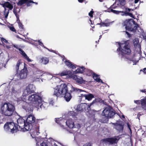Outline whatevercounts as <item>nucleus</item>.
I'll list each match as a JSON object with an SVG mask.
<instances>
[{"label":"nucleus","instance_id":"nucleus-6","mask_svg":"<svg viewBox=\"0 0 146 146\" xmlns=\"http://www.w3.org/2000/svg\"><path fill=\"white\" fill-rule=\"evenodd\" d=\"M102 115L107 118H106V121H104V123H107L108 121V118H111L113 117L115 114V112L113 111L111 109L109 108H106L103 111L102 113Z\"/></svg>","mask_w":146,"mask_h":146},{"label":"nucleus","instance_id":"nucleus-56","mask_svg":"<svg viewBox=\"0 0 146 146\" xmlns=\"http://www.w3.org/2000/svg\"><path fill=\"white\" fill-rule=\"evenodd\" d=\"M11 91H12V92L13 93H15V90L14 88V87H13L12 88Z\"/></svg>","mask_w":146,"mask_h":146},{"label":"nucleus","instance_id":"nucleus-18","mask_svg":"<svg viewBox=\"0 0 146 146\" xmlns=\"http://www.w3.org/2000/svg\"><path fill=\"white\" fill-rule=\"evenodd\" d=\"M73 74L72 72L70 70H64L60 74V75L61 76L68 75L69 77L71 78Z\"/></svg>","mask_w":146,"mask_h":146},{"label":"nucleus","instance_id":"nucleus-21","mask_svg":"<svg viewBox=\"0 0 146 146\" xmlns=\"http://www.w3.org/2000/svg\"><path fill=\"white\" fill-rule=\"evenodd\" d=\"M66 123L67 126L70 128H75L74 123L72 119H69L67 120Z\"/></svg>","mask_w":146,"mask_h":146},{"label":"nucleus","instance_id":"nucleus-62","mask_svg":"<svg viewBox=\"0 0 146 146\" xmlns=\"http://www.w3.org/2000/svg\"><path fill=\"white\" fill-rule=\"evenodd\" d=\"M127 126L130 131H131V129L129 125L128 124H127Z\"/></svg>","mask_w":146,"mask_h":146},{"label":"nucleus","instance_id":"nucleus-52","mask_svg":"<svg viewBox=\"0 0 146 146\" xmlns=\"http://www.w3.org/2000/svg\"><path fill=\"white\" fill-rule=\"evenodd\" d=\"M140 112H139L137 115V118L139 119L140 120V117L142 115H143V114H141L140 113Z\"/></svg>","mask_w":146,"mask_h":146},{"label":"nucleus","instance_id":"nucleus-19","mask_svg":"<svg viewBox=\"0 0 146 146\" xmlns=\"http://www.w3.org/2000/svg\"><path fill=\"white\" fill-rule=\"evenodd\" d=\"M77 66L79 68H78L75 71H74V73H82L84 72L85 71H86L87 69L85 68L84 66Z\"/></svg>","mask_w":146,"mask_h":146},{"label":"nucleus","instance_id":"nucleus-7","mask_svg":"<svg viewBox=\"0 0 146 146\" xmlns=\"http://www.w3.org/2000/svg\"><path fill=\"white\" fill-rule=\"evenodd\" d=\"M119 136H114L113 137H108L102 139V142L106 144L112 145L117 144L119 140Z\"/></svg>","mask_w":146,"mask_h":146},{"label":"nucleus","instance_id":"nucleus-34","mask_svg":"<svg viewBox=\"0 0 146 146\" xmlns=\"http://www.w3.org/2000/svg\"><path fill=\"white\" fill-rule=\"evenodd\" d=\"M5 9L4 11V15L5 16V17L6 18L7 17L9 12V10H8L6 9V8H4Z\"/></svg>","mask_w":146,"mask_h":146},{"label":"nucleus","instance_id":"nucleus-14","mask_svg":"<svg viewBox=\"0 0 146 146\" xmlns=\"http://www.w3.org/2000/svg\"><path fill=\"white\" fill-rule=\"evenodd\" d=\"M71 78L75 80L76 82L79 84H85V80L83 79L82 77L78 76L74 74H73Z\"/></svg>","mask_w":146,"mask_h":146},{"label":"nucleus","instance_id":"nucleus-44","mask_svg":"<svg viewBox=\"0 0 146 146\" xmlns=\"http://www.w3.org/2000/svg\"><path fill=\"white\" fill-rule=\"evenodd\" d=\"M48 104L47 103H44L42 104L41 105V107L43 106L44 107V108H46L48 107Z\"/></svg>","mask_w":146,"mask_h":146},{"label":"nucleus","instance_id":"nucleus-9","mask_svg":"<svg viewBox=\"0 0 146 146\" xmlns=\"http://www.w3.org/2000/svg\"><path fill=\"white\" fill-rule=\"evenodd\" d=\"M23 103L22 105V108L26 111L31 113L33 111V104L28 102V101H23Z\"/></svg>","mask_w":146,"mask_h":146},{"label":"nucleus","instance_id":"nucleus-46","mask_svg":"<svg viewBox=\"0 0 146 146\" xmlns=\"http://www.w3.org/2000/svg\"><path fill=\"white\" fill-rule=\"evenodd\" d=\"M93 104V103H92V102L90 104L88 105L87 106V109H88V111H89L91 110H90V107Z\"/></svg>","mask_w":146,"mask_h":146},{"label":"nucleus","instance_id":"nucleus-4","mask_svg":"<svg viewBox=\"0 0 146 146\" xmlns=\"http://www.w3.org/2000/svg\"><path fill=\"white\" fill-rule=\"evenodd\" d=\"M21 98L22 101H28V102L33 105L38 104L42 100L41 97L36 94L29 96L27 97L25 96H22Z\"/></svg>","mask_w":146,"mask_h":146},{"label":"nucleus","instance_id":"nucleus-25","mask_svg":"<svg viewBox=\"0 0 146 146\" xmlns=\"http://www.w3.org/2000/svg\"><path fill=\"white\" fill-rule=\"evenodd\" d=\"M82 97L85 98L86 100L88 101L91 100L92 99L94 98V96L93 95L91 94H81Z\"/></svg>","mask_w":146,"mask_h":146},{"label":"nucleus","instance_id":"nucleus-50","mask_svg":"<svg viewBox=\"0 0 146 146\" xmlns=\"http://www.w3.org/2000/svg\"><path fill=\"white\" fill-rule=\"evenodd\" d=\"M16 17L17 19V23H19V22H21L19 19V15H18L17 16H16Z\"/></svg>","mask_w":146,"mask_h":146},{"label":"nucleus","instance_id":"nucleus-64","mask_svg":"<svg viewBox=\"0 0 146 146\" xmlns=\"http://www.w3.org/2000/svg\"><path fill=\"white\" fill-rule=\"evenodd\" d=\"M24 2L26 3L27 1H28L29 0H23Z\"/></svg>","mask_w":146,"mask_h":146},{"label":"nucleus","instance_id":"nucleus-29","mask_svg":"<svg viewBox=\"0 0 146 146\" xmlns=\"http://www.w3.org/2000/svg\"><path fill=\"white\" fill-rule=\"evenodd\" d=\"M42 64L44 65L47 64L49 62L48 58L46 57H42L40 60Z\"/></svg>","mask_w":146,"mask_h":146},{"label":"nucleus","instance_id":"nucleus-30","mask_svg":"<svg viewBox=\"0 0 146 146\" xmlns=\"http://www.w3.org/2000/svg\"><path fill=\"white\" fill-rule=\"evenodd\" d=\"M17 123H18L17 125L18 127H19V125H21V126H22V125H23L24 123L26 122H25V120L22 117H20L17 120Z\"/></svg>","mask_w":146,"mask_h":146},{"label":"nucleus","instance_id":"nucleus-54","mask_svg":"<svg viewBox=\"0 0 146 146\" xmlns=\"http://www.w3.org/2000/svg\"><path fill=\"white\" fill-rule=\"evenodd\" d=\"M38 44L39 45H40V46H42V45H43V44L42 42L40 40H38Z\"/></svg>","mask_w":146,"mask_h":146},{"label":"nucleus","instance_id":"nucleus-42","mask_svg":"<svg viewBox=\"0 0 146 146\" xmlns=\"http://www.w3.org/2000/svg\"><path fill=\"white\" fill-rule=\"evenodd\" d=\"M94 13V11H93V9H92V10L90 12H89L88 13V15L90 16L91 18L93 17V14Z\"/></svg>","mask_w":146,"mask_h":146},{"label":"nucleus","instance_id":"nucleus-20","mask_svg":"<svg viewBox=\"0 0 146 146\" xmlns=\"http://www.w3.org/2000/svg\"><path fill=\"white\" fill-rule=\"evenodd\" d=\"M18 49L20 51L21 54L22 55V56H23V57L25 59L27 60V61L29 62L31 61V60L30 58H29V57L27 56L24 51L22 49L19 48H18Z\"/></svg>","mask_w":146,"mask_h":146},{"label":"nucleus","instance_id":"nucleus-51","mask_svg":"<svg viewBox=\"0 0 146 146\" xmlns=\"http://www.w3.org/2000/svg\"><path fill=\"white\" fill-rule=\"evenodd\" d=\"M99 101V100L98 99H95V100H93V101L92 102V103H93V104H94L96 102H98Z\"/></svg>","mask_w":146,"mask_h":146},{"label":"nucleus","instance_id":"nucleus-24","mask_svg":"<svg viewBox=\"0 0 146 146\" xmlns=\"http://www.w3.org/2000/svg\"><path fill=\"white\" fill-rule=\"evenodd\" d=\"M2 5L3 7H7L9 8L10 10H11L13 8V5L8 1L5 2L3 4H2Z\"/></svg>","mask_w":146,"mask_h":146},{"label":"nucleus","instance_id":"nucleus-63","mask_svg":"<svg viewBox=\"0 0 146 146\" xmlns=\"http://www.w3.org/2000/svg\"><path fill=\"white\" fill-rule=\"evenodd\" d=\"M13 46L14 47H15L17 49H18V48H18L17 46H16L15 45H14Z\"/></svg>","mask_w":146,"mask_h":146},{"label":"nucleus","instance_id":"nucleus-10","mask_svg":"<svg viewBox=\"0 0 146 146\" xmlns=\"http://www.w3.org/2000/svg\"><path fill=\"white\" fill-rule=\"evenodd\" d=\"M33 128V125L31 124L27 123V122L24 123L23 125H19V131L25 132L26 131H29Z\"/></svg>","mask_w":146,"mask_h":146},{"label":"nucleus","instance_id":"nucleus-33","mask_svg":"<svg viewBox=\"0 0 146 146\" xmlns=\"http://www.w3.org/2000/svg\"><path fill=\"white\" fill-rule=\"evenodd\" d=\"M43 119H36V121H35V125H39L40 124H42V120Z\"/></svg>","mask_w":146,"mask_h":146},{"label":"nucleus","instance_id":"nucleus-22","mask_svg":"<svg viewBox=\"0 0 146 146\" xmlns=\"http://www.w3.org/2000/svg\"><path fill=\"white\" fill-rule=\"evenodd\" d=\"M66 65L69 68H71L72 69L75 68H76V65L74 64L73 63L69 61V60H66L64 62Z\"/></svg>","mask_w":146,"mask_h":146},{"label":"nucleus","instance_id":"nucleus-11","mask_svg":"<svg viewBox=\"0 0 146 146\" xmlns=\"http://www.w3.org/2000/svg\"><path fill=\"white\" fill-rule=\"evenodd\" d=\"M33 85H29L27 87L26 89L24 91L22 96H27L35 92V91L33 89Z\"/></svg>","mask_w":146,"mask_h":146},{"label":"nucleus","instance_id":"nucleus-57","mask_svg":"<svg viewBox=\"0 0 146 146\" xmlns=\"http://www.w3.org/2000/svg\"><path fill=\"white\" fill-rule=\"evenodd\" d=\"M78 1L80 3H82L84 1H85V0H78Z\"/></svg>","mask_w":146,"mask_h":146},{"label":"nucleus","instance_id":"nucleus-40","mask_svg":"<svg viewBox=\"0 0 146 146\" xmlns=\"http://www.w3.org/2000/svg\"><path fill=\"white\" fill-rule=\"evenodd\" d=\"M0 38L1 40L3 43L4 42L8 43V41L3 38L1 37Z\"/></svg>","mask_w":146,"mask_h":146},{"label":"nucleus","instance_id":"nucleus-16","mask_svg":"<svg viewBox=\"0 0 146 146\" xmlns=\"http://www.w3.org/2000/svg\"><path fill=\"white\" fill-rule=\"evenodd\" d=\"M39 126H38L37 127H36L35 128H33L31 129L30 131L31 135V136L33 135L34 137H35L37 135H38L39 133Z\"/></svg>","mask_w":146,"mask_h":146},{"label":"nucleus","instance_id":"nucleus-61","mask_svg":"<svg viewBox=\"0 0 146 146\" xmlns=\"http://www.w3.org/2000/svg\"><path fill=\"white\" fill-rule=\"evenodd\" d=\"M59 120L58 119H58H56V123H58L59 122Z\"/></svg>","mask_w":146,"mask_h":146},{"label":"nucleus","instance_id":"nucleus-31","mask_svg":"<svg viewBox=\"0 0 146 146\" xmlns=\"http://www.w3.org/2000/svg\"><path fill=\"white\" fill-rule=\"evenodd\" d=\"M85 106L80 104L77 106L76 110L78 111H83L84 109H85Z\"/></svg>","mask_w":146,"mask_h":146},{"label":"nucleus","instance_id":"nucleus-41","mask_svg":"<svg viewBox=\"0 0 146 146\" xmlns=\"http://www.w3.org/2000/svg\"><path fill=\"white\" fill-rule=\"evenodd\" d=\"M88 73H87V75L90 76H91V75H92V74L94 73L92 71L90 70H88Z\"/></svg>","mask_w":146,"mask_h":146},{"label":"nucleus","instance_id":"nucleus-38","mask_svg":"<svg viewBox=\"0 0 146 146\" xmlns=\"http://www.w3.org/2000/svg\"><path fill=\"white\" fill-rule=\"evenodd\" d=\"M32 3H34V2L32 0H29L26 3L27 6L29 7L31 5Z\"/></svg>","mask_w":146,"mask_h":146},{"label":"nucleus","instance_id":"nucleus-32","mask_svg":"<svg viewBox=\"0 0 146 146\" xmlns=\"http://www.w3.org/2000/svg\"><path fill=\"white\" fill-rule=\"evenodd\" d=\"M21 63V60H18L15 66L16 70L17 72H18V71L19 69V66Z\"/></svg>","mask_w":146,"mask_h":146},{"label":"nucleus","instance_id":"nucleus-59","mask_svg":"<svg viewBox=\"0 0 146 146\" xmlns=\"http://www.w3.org/2000/svg\"><path fill=\"white\" fill-rule=\"evenodd\" d=\"M6 47L8 49L10 48H11L10 45H6Z\"/></svg>","mask_w":146,"mask_h":146},{"label":"nucleus","instance_id":"nucleus-2","mask_svg":"<svg viewBox=\"0 0 146 146\" xmlns=\"http://www.w3.org/2000/svg\"><path fill=\"white\" fill-rule=\"evenodd\" d=\"M123 25L125 27L126 31L135 32L139 27V25L132 19H128L123 21Z\"/></svg>","mask_w":146,"mask_h":146},{"label":"nucleus","instance_id":"nucleus-35","mask_svg":"<svg viewBox=\"0 0 146 146\" xmlns=\"http://www.w3.org/2000/svg\"><path fill=\"white\" fill-rule=\"evenodd\" d=\"M69 114L70 116H72L74 118H75L77 115V113L74 111L70 112Z\"/></svg>","mask_w":146,"mask_h":146},{"label":"nucleus","instance_id":"nucleus-49","mask_svg":"<svg viewBox=\"0 0 146 146\" xmlns=\"http://www.w3.org/2000/svg\"><path fill=\"white\" fill-rule=\"evenodd\" d=\"M74 91H79V92H80L82 91V90L80 89H78L76 88H74Z\"/></svg>","mask_w":146,"mask_h":146},{"label":"nucleus","instance_id":"nucleus-28","mask_svg":"<svg viewBox=\"0 0 146 146\" xmlns=\"http://www.w3.org/2000/svg\"><path fill=\"white\" fill-rule=\"evenodd\" d=\"M141 105L142 108L146 111V97L141 99Z\"/></svg>","mask_w":146,"mask_h":146},{"label":"nucleus","instance_id":"nucleus-37","mask_svg":"<svg viewBox=\"0 0 146 146\" xmlns=\"http://www.w3.org/2000/svg\"><path fill=\"white\" fill-rule=\"evenodd\" d=\"M25 3H26L23 0H20L17 3V4L18 6H21Z\"/></svg>","mask_w":146,"mask_h":146},{"label":"nucleus","instance_id":"nucleus-60","mask_svg":"<svg viewBox=\"0 0 146 146\" xmlns=\"http://www.w3.org/2000/svg\"><path fill=\"white\" fill-rule=\"evenodd\" d=\"M139 0H135L134 1V3H137L138 1H139Z\"/></svg>","mask_w":146,"mask_h":146},{"label":"nucleus","instance_id":"nucleus-12","mask_svg":"<svg viewBox=\"0 0 146 146\" xmlns=\"http://www.w3.org/2000/svg\"><path fill=\"white\" fill-rule=\"evenodd\" d=\"M26 65L25 63H24V67L23 69L20 72L18 75L21 79L26 78L27 76L28 71L27 67L25 66Z\"/></svg>","mask_w":146,"mask_h":146},{"label":"nucleus","instance_id":"nucleus-8","mask_svg":"<svg viewBox=\"0 0 146 146\" xmlns=\"http://www.w3.org/2000/svg\"><path fill=\"white\" fill-rule=\"evenodd\" d=\"M133 11V10L128 8L126 7L125 8V11H113L114 13L117 14H120L122 16H129L131 17L134 18L135 16L133 15L131 12V11Z\"/></svg>","mask_w":146,"mask_h":146},{"label":"nucleus","instance_id":"nucleus-47","mask_svg":"<svg viewBox=\"0 0 146 146\" xmlns=\"http://www.w3.org/2000/svg\"><path fill=\"white\" fill-rule=\"evenodd\" d=\"M10 29L11 31L13 32H15L16 33V30H15L14 27L13 26L11 27H10Z\"/></svg>","mask_w":146,"mask_h":146},{"label":"nucleus","instance_id":"nucleus-27","mask_svg":"<svg viewBox=\"0 0 146 146\" xmlns=\"http://www.w3.org/2000/svg\"><path fill=\"white\" fill-rule=\"evenodd\" d=\"M92 76L94 79L97 82L103 83L102 80L100 78L99 76L96 74L95 73H93Z\"/></svg>","mask_w":146,"mask_h":146},{"label":"nucleus","instance_id":"nucleus-48","mask_svg":"<svg viewBox=\"0 0 146 146\" xmlns=\"http://www.w3.org/2000/svg\"><path fill=\"white\" fill-rule=\"evenodd\" d=\"M40 146H48L47 143L44 142L40 144Z\"/></svg>","mask_w":146,"mask_h":146},{"label":"nucleus","instance_id":"nucleus-39","mask_svg":"<svg viewBox=\"0 0 146 146\" xmlns=\"http://www.w3.org/2000/svg\"><path fill=\"white\" fill-rule=\"evenodd\" d=\"M18 9V8L17 7H15L14 9H13V13L15 15V16H17V15H18L17 13V9Z\"/></svg>","mask_w":146,"mask_h":146},{"label":"nucleus","instance_id":"nucleus-36","mask_svg":"<svg viewBox=\"0 0 146 146\" xmlns=\"http://www.w3.org/2000/svg\"><path fill=\"white\" fill-rule=\"evenodd\" d=\"M120 5L122 6L124 5L126 3L125 0H118Z\"/></svg>","mask_w":146,"mask_h":146},{"label":"nucleus","instance_id":"nucleus-13","mask_svg":"<svg viewBox=\"0 0 146 146\" xmlns=\"http://www.w3.org/2000/svg\"><path fill=\"white\" fill-rule=\"evenodd\" d=\"M111 123L114 125L115 126V128L119 132H123L124 125L123 123H114L111 122Z\"/></svg>","mask_w":146,"mask_h":146},{"label":"nucleus","instance_id":"nucleus-23","mask_svg":"<svg viewBox=\"0 0 146 146\" xmlns=\"http://www.w3.org/2000/svg\"><path fill=\"white\" fill-rule=\"evenodd\" d=\"M110 23L109 22L108 20H105L104 22H102V21L100 23H98L97 25H100V27H108L110 26Z\"/></svg>","mask_w":146,"mask_h":146},{"label":"nucleus","instance_id":"nucleus-1","mask_svg":"<svg viewBox=\"0 0 146 146\" xmlns=\"http://www.w3.org/2000/svg\"><path fill=\"white\" fill-rule=\"evenodd\" d=\"M53 95L57 97H64L67 102L70 101L72 98L71 93L68 92V86L65 84L57 86L54 89Z\"/></svg>","mask_w":146,"mask_h":146},{"label":"nucleus","instance_id":"nucleus-17","mask_svg":"<svg viewBox=\"0 0 146 146\" xmlns=\"http://www.w3.org/2000/svg\"><path fill=\"white\" fill-rule=\"evenodd\" d=\"M118 7L119 6L118 5V4H116V3H115L112 5H111L110 8H108L107 10L106 11L109 13L112 12L114 13L113 11H116L113 10V9H117L118 8Z\"/></svg>","mask_w":146,"mask_h":146},{"label":"nucleus","instance_id":"nucleus-53","mask_svg":"<svg viewBox=\"0 0 146 146\" xmlns=\"http://www.w3.org/2000/svg\"><path fill=\"white\" fill-rule=\"evenodd\" d=\"M125 32L128 35V36L129 37H130L131 36V34H129V33H128L127 31H125Z\"/></svg>","mask_w":146,"mask_h":146},{"label":"nucleus","instance_id":"nucleus-58","mask_svg":"<svg viewBox=\"0 0 146 146\" xmlns=\"http://www.w3.org/2000/svg\"><path fill=\"white\" fill-rule=\"evenodd\" d=\"M143 70L144 73L145 74H146V68H144L143 69Z\"/></svg>","mask_w":146,"mask_h":146},{"label":"nucleus","instance_id":"nucleus-5","mask_svg":"<svg viewBox=\"0 0 146 146\" xmlns=\"http://www.w3.org/2000/svg\"><path fill=\"white\" fill-rule=\"evenodd\" d=\"M4 130L6 131H9L12 133L17 132L18 131H19V127L17 124L13 122H7L4 125Z\"/></svg>","mask_w":146,"mask_h":146},{"label":"nucleus","instance_id":"nucleus-26","mask_svg":"<svg viewBox=\"0 0 146 146\" xmlns=\"http://www.w3.org/2000/svg\"><path fill=\"white\" fill-rule=\"evenodd\" d=\"M88 117L92 118L93 119H95V115L96 114V111L94 110H90L88 111Z\"/></svg>","mask_w":146,"mask_h":146},{"label":"nucleus","instance_id":"nucleus-55","mask_svg":"<svg viewBox=\"0 0 146 146\" xmlns=\"http://www.w3.org/2000/svg\"><path fill=\"white\" fill-rule=\"evenodd\" d=\"M140 91L146 94V90L145 89L141 90Z\"/></svg>","mask_w":146,"mask_h":146},{"label":"nucleus","instance_id":"nucleus-15","mask_svg":"<svg viewBox=\"0 0 146 146\" xmlns=\"http://www.w3.org/2000/svg\"><path fill=\"white\" fill-rule=\"evenodd\" d=\"M36 121L35 117L33 115L31 114L29 115L27 118L26 121L27 123L31 125H35Z\"/></svg>","mask_w":146,"mask_h":146},{"label":"nucleus","instance_id":"nucleus-43","mask_svg":"<svg viewBox=\"0 0 146 146\" xmlns=\"http://www.w3.org/2000/svg\"><path fill=\"white\" fill-rule=\"evenodd\" d=\"M141 99L140 100H136L134 101V102L137 104H141Z\"/></svg>","mask_w":146,"mask_h":146},{"label":"nucleus","instance_id":"nucleus-3","mask_svg":"<svg viewBox=\"0 0 146 146\" xmlns=\"http://www.w3.org/2000/svg\"><path fill=\"white\" fill-rule=\"evenodd\" d=\"M119 46L117 51L119 54H121L122 57L124 56L126 54L129 55L131 52L129 46L126 43H121L120 42H117Z\"/></svg>","mask_w":146,"mask_h":146},{"label":"nucleus","instance_id":"nucleus-45","mask_svg":"<svg viewBox=\"0 0 146 146\" xmlns=\"http://www.w3.org/2000/svg\"><path fill=\"white\" fill-rule=\"evenodd\" d=\"M19 26L20 28L23 29V25L21 22L18 23Z\"/></svg>","mask_w":146,"mask_h":146}]
</instances>
